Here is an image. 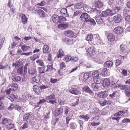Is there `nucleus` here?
I'll use <instances>...</instances> for the list:
<instances>
[{
	"label": "nucleus",
	"mask_w": 130,
	"mask_h": 130,
	"mask_svg": "<svg viewBox=\"0 0 130 130\" xmlns=\"http://www.w3.org/2000/svg\"><path fill=\"white\" fill-rule=\"evenodd\" d=\"M41 78V76L40 75H37L32 77V80L34 82L38 83L40 81Z\"/></svg>",
	"instance_id": "nucleus-17"
},
{
	"label": "nucleus",
	"mask_w": 130,
	"mask_h": 130,
	"mask_svg": "<svg viewBox=\"0 0 130 130\" xmlns=\"http://www.w3.org/2000/svg\"><path fill=\"white\" fill-rule=\"evenodd\" d=\"M68 27V24H61L58 25V28L61 29H64Z\"/></svg>",
	"instance_id": "nucleus-24"
},
{
	"label": "nucleus",
	"mask_w": 130,
	"mask_h": 130,
	"mask_svg": "<svg viewBox=\"0 0 130 130\" xmlns=\"http://www.w3.org/2000/svg\"><path fill=\"white\" fill-rule=\"evenodd\" d=\"M55 95L54 94H51L46 97V99L48 101V103L53 104L57 103L56 100H53L55 98Z\"/></svg>",
	"instance_id": "nucleus-5"
},
{
	"label": "nucleus",
	"mask_w": 130,
	"mask_h": 130,
	"mask_svg": "<svg viewBox=\"0 0 130 130\" xmlns=\"http://www.w3.org/2000/svg\"><path fill=\"white\" fill-rule=\"evenodd\" d=\"M40 87H38L37 85H34L33 87V91L37 94L39 95L40 93Z\"/></svg>",
	"instance_id": "nucleus-15"
},
{
	"label": "nucleus",
	"mask_w": 130,
	"mask_h": 130,
	"mask_svg": "<svg viewBox=\"0 0 130 130\" xmlns=\"http://www.w3.org/2000/svg\"><path fill=\"white\" fill-rule=\"evenodd\" d=\"M19 16L21 18V22L23 24H25L27 23L28 18L25 14L23 13H20Z\"/></svg>",
	"instance_id": "nucleus-7"
},
{
	"label": "nucleus",
	"mask_w": 130,
	"mask_h": 130,
	"mask_svg": "<svg viewBox=\"0 0 130 130\" xmlns=\"http://www.w3.org/2000/svg\"><path fill=\"white\" fill-rule=\"evenodd\" d=\"M12 80L15 82H17L21 80V78L19 76L17 75H13L12 77Z\"/></svg>",
	"instance_id": "nucleus-26"
},
{
	"label": "nucleus",
	"mask_w": 130,
	"mask_h": 130,
	"mask_svg": "<svg viewBox=\"0 0 130 130\" xmlns=\"http://www.w3.org/2000/svg\"><path fill=\"white\" fill-rule=\"evenodd\" d=\"M70 110V109L69 108L67 107H66L64 109V114L67 115Z\"/></svg>",
	"instance_id": "nucleus-55"
},
{
	"label": "nucleus",
	"mask_w": 130,
	"mask_h": 130,
	"mask_svg": "<svg viewBox=\"0 0 130 130\" xmlns=\"http://www.w3.org/2000/svg\"><path fill=\"white\" fill-rule=\"evenodd\" d=\"M99 109L96 107H94L91 110V112L93 114H97L98 113Z\"/></svg>",
	"instance_id": "nucleus-44"
},
{
	"label": "nucleus",
	"mask_w": 130,
	"mask_h": 130,
	"mask_svg": "<svg viewBox=\"0 0 130 130\" xmlns=\"http://www.w3.org/2000/svg\"><path fill=\"white\" fill-rule=\"evenodd\" d=\"M108 95V93L107 91H105L99 93L97 95L98 97L104 98L107 97Z\"/></svg>",
	"instance_id": "nucleus-9"
},
{
	"label": "nucleus",
	"mask_w": 130,
	"mask_h": 130,
	"mask_svg": "<svg viewBox=\"0 0 130 130\" xmlns=\"http://www.w3.org/2000/svg\"><path fill=\"white\" fill-rule=\"evenodd\" d=\"M126 85L122 86L120 87V89L122 90L125 91V93L126 96L130 98L128 99L130 100V82L129 80H127L125 82Z\"/></svg>",
	"instance_id": "nucleus-2"
},
{
	"label": "nucleus",
	"mask_w": 130,
	"mask_h": 130,
	"mask_svg": "<svg viewBox=\"0 0 130 130\" xmlns=\"http://www.w3.org/2000/svg\"><path fill=\"white\" fill-rule=\"evenodd\" d=\"M21 61H17L15 63H12V66L13 67L15 66V68H17L21 65Z\"/></svg>",
	"instance_id": "nucleus-30"
},
{
	"label": "nucleus",
	"mask_w": 130,
	"mask_h": 130,
	"mask_svg": "<svg viewBox=\"0 0 130 130\" xmlns=\"http://www.w3.org/2000/svg\"><path fill=\"white\" fill-rule=\"evenodd\" d=\"M103 82V85H105L106 86H107L110 85V80L108 78H106L104 80Z\"/></svg>",
	"instance_id": "nucleus-28"
},
{
	"label": "nucleus",
	"mask_w": 130,
	"mask_h": 130,
	"mask_svg": "<svg viewBox=\"0 0 130 130\" xmlns=\"http://www.w3.org/2000/svg\"><path fill=\"white\" fill-rule=\"evenodd\" d=\"M99 73L97 71L93 72L92 73V75L93 78H98L99 77Z\"/></svg>",
	"instance_id": "nucleus-34"
},
{
	"label": "nucleus",
	"mask_w": 130,
	"mask_h": 130,
	"mask_svg": "<svg viewBox=\"0 0 130 130\" xmlns=\"http://www.w3.org/2000/svg\"><path fill=\"white\" fill-rule=\"evenodd\" d=\"M11 88L13 91L16 90L18 88V85L16 83L12 84L11 85Z\"/></svg>",
	"instance_id": "nucleus-39"
},
{
	"label": "nucleus",
	"mask_w": 130,
	"mask_h": 130,
	"mask_svg": "<svg viewBox=\"0 0 130 130\" xmlns=\"http://www.w3.org/2000/svg\"><path fill=\"white\" fill-rule=\"evenodd\" d=\"M107 71V70L106 68H104L102 70V72L101 74L103 75H106Z\"/></svg>",
	"instance_id": "nucleus-47"
},
{
	"label": "nucleus",
	"mask_w": 130,
	"mask_h": 130,
	"mask_svg": "<svg viewBox=\"0 0 130 130\" xmlns=\"http://www.w3.org/2000/svg\"><path fill=\"white\" fill-rule=\"evenodd\" d=\"M61 14L62 15L66 17H69V14L67 13V9L65 8H63L61 9L60 11Z\"/></svg>",
	"instance_id": "nucleus-13"
},
{
	"label": "nucleus",
	"mask_w": 130,
	"mask_h": 130,
	"mask_svg": "<svg viewBox=\"0 0 130 130\" xmlns=\"http://www.w3.org/2000/svg\"><path fill=\"white\" fill-rule=\"evenodd\" d=\"M99 102L100 104L102 106H105L107 104H108V102L106 100L99 101Z\"/></svg>",
	"instance_id": "nucleus-42"
},
{
	"label": "nucleus",
	"mask_w": 130,
	"mask_h": 130,
	"mask_svg": "<svg viewBox=\"0 0 130 130\" xmlns=\"http://www.w3.org/2000/svg\"><path fill=\"white\" fill-rule=\"evenodd\" d=\"M30 47L27 46L25 45H24L21 47V49L23 51H27L30 50Z\"/></svg>",
	"instance_id": "nucleus-29"
},
{
	"label": "nucleus",
	"mask_w": 130,
	"mask_h": 130,
	"mask_svg": "<svg viewBox=\"0 0 130 130\" xmlns=\"http://www.w3.org/2000/svg\"><path fill=\"white\" fill-rule=\"evenodd\" d=\"M59 20L60 23L64 22L67 20L66 18L63 16H61L59 17Z\"/></svg>",
	"instance_id": "nucleus-41"
},
{
	"label": "nucleus",
	"mask_w": 130,
	"mask_h": 130,
	"mask_svg": "<svg viewBox=\"0 0 130 130\" xmlns=\"http://www.w3.org/2000/svg\"><path fill=\"white\" fill-rule=\"evenodd\" d=\"M91 86L93 88L94 91H97L99 90V87L98 86L96 83H93L91 84Z\"/></svg>",
	"instance_id": "nucleus-20"
},
{
	"label": "nucleus",
	"mask_w": 130,
	"mask_h": 130,
	"mask_svg": "<svg viewBox=\"0 0 130 130\" xmlns=\"http://www.w3.org/2000/svg\"><path fill=\"white\" fill-rule=\"evenodd\" d=\"M93 38V35L91 34H88L86 36V40L88 41H90L92 40Z\"/></svg>",
	"instance_id": "nucleus-38"
},
{
	"label": "nucleus",
	"mask_w": 130,
	"mask_h": 130,
	"mask_svg": "<svg viewBox=\"0 0 130 130\" xmlns=\"http://www.w3.org/2000/svg\"><path fill=\"white\" fill-rule=\"evenodd\" d=\"M63 109L62 107L57 108L56 110V115L57 116L61 115L63 111Z\"/></svg>",
	"instance_id": "nucleus-22"
},
{
	"label": "nucleus",
	"mask_w": 130,
	"mask_h": 130,
	"mask_svg": "<svg viewBox=\"0 0 130 130\" xmlns=\"http://www.w3.org/2000/svg\"><path fill=\"white\" fill-rule=\"evenodd\" d=\"M64 34L66 36L71 37H73L74 35V33L73 32L69 30L65 31Z\"/></svg>",
	"instance_id": "nucleus-16"
},
{
	"label": "nucleus",
	"mask_w": 130,
	"mask_h": 130,
	"mask_svg": "<svg viewBox=\"0 0 130 130\" xmlns=\"http://www.w3.org/2000/svg\"><path fill=\"white\" fill-rule=\"evenodd\" d=\"M45 2L44 1H43L41 2L40 3L37 4V5L38 6H42L45 5Z\"/></svg>",
	"instance_id": "nucleus-59"
},
{
	"label": "nucleus",
	"mask_w": 130,
	"mask_h": 130,
	"mask_svg": "<svg viewBox=\"0 0 130 130\" xmlns=\"http://www.w3.org/2000/svg\"><path fill=\"white\" fill-rule=\"evenodd\" d=\"M70 92L75 95H77L80 93L81 92L76 88H72L69 90Z\"/></svg>",
	"instance_id": "nucleus-8"
},
{
	"label": "nucleus",
	"mask_w": 130,
	"mask_h": 130,
	"mask_svg": "<svg viewBox=\"0 0 130 130\" xmlns=\"http://www.w3.org/2000/svg\"><path fill=\"white\" fill-rule=\"evenodd\" d=\"M7 128L9 129H12L14 128V125L13 124H9L7 126Z\"/></svg>",
	"instance_id": "nucleus-50"
},
{
	"label": "nucleus",
	"mask_w": 130,
	"mask_h": 130,
	"mask_svg": "<svg viewBox=\"0 0 130 130\" xmlns=\"http://www.w3.org/2000/svg\"><path fill=\"white\" fill-rule=\"evenodd\" d=\"M95 51V48L93 46L89 47L88 50V52L90 55H93Z\"/></svg>",
	"instance_id": "nucleus-12"
},
{
	"label": "nucleus",
	"mask_w": 130,
	"mask_h": 130,
	"mask_svg": "<svg viewBox=\"0 0 130 130\" xmlns=\"http://www.w3.org/2000/svg\"><path fill=\"white\" fill-rule=\"evenodd\" d=\"M125 20L130 23V15L126 16L125 18Z\"/></svg>",
	"instance_id": "nucleus-64"
},
{
	"label": "nucleus",
	"mask_w": 130,
	"mask_h": 130,
	"mask_svg": "<svg viewBox=\"0 0 130 130\" xmlns=\"http://www.w3.org/2000/svg\"><path fill=\"white\" fill-rule=\"evenodd\" d=\"M83 91L85 92L89 93L90 94H92L93 92L90 89V88L87 86H85L83 88Z\"/></svg>",
	"instance_id": "nucleus-19"
},
{
	"label": "nucleus",
	"mask_w": 130,
	"mask_h": 130,
	"mask_svg": "<svg viewBox=\"0 0 130 130\" xmlns=\"http://www.w3.org/2000/svg\"><path fill=\"white\" fill-rule=\"evenodd\" d=\"M28 73L30 74L33 76L37 74V71L35 68H32L28 71Z\"/></svg>",
	"instance_id": "nucleus-23"
},
{
	"label": "nucleus",
	"mask_w": 130,
	"mask_h": 130,
	"mask_svg": "<svg viewBox=\"0 0 130 130\" xmlns=\"http://www.w3.org/2000/svg\"><path fill=\"white\" fill-rule=\"evenodd\" d=\"M95 19L97 23L98 24H101L104 23L103 20L100 17H96Z\"/></svg>",
	"instance_id": "nucleus-27"
},
{
	"label": "nucleus",
	"mask_w": 130,
	"mask_h": 130,
	"mask_svg": "<svg viewBox=\"0 0 130 130\" xmlns=\"http://www.w3.org/2000/svg\"><path fill=\"white\" fill-rule=\"evenodd\" d=\"M71 58V60L73 62H76L78 59V57H73L72 58Z\"/></svg>",
	"instance_id": "nucleus-60"
},
{
	"label": "nucleus",
	"mask_w": 130,
	"mask_h": 130,
	"mask_svg": "<svg viewBox=\"0 0 130 130\" xmlns=\"http://www.w3.org/2000/svg\"><path fill=\"white\" fill-rule=\"evenodd\" d=\"M37 65L39 66H44L45 65L44 64L43 61L40 59L37 60L36 61Z\"/></svg>",
	"instance_id": "nucleus-32"
},
{
	"label": "nucleus",
	"mask_w": 130,
	"mask_h": 130,
	"mask_svg": "<svg viewBox=\"0 0 130 130\" xmlns=\"http://www.w3.org/2000/svg\"><path fill=\"white\" fill-rule=\"evenodd\" d=\"M74 6L75 8L80 9L84 6V4L83 3H78L76 4Z\"/></svg>",
	"instance_id": "nucleus-25"
},
{
	"label": "nucleus",
	"mask_w": 130,
	"mask_h": 130,
	"mask_svg": "<svg viewBox=\"0 0 130 130\" xmlns=\"http://www.w3.org/2000/svg\"><path fill=\"white\" fill-rule=\"evenodd\" d=\"M15 105H14L13 104H11L10 106L8 108V110H12L14 109L15 106Z\"/></svg>",
	"instance_id": "nucleus-56"
},
{
	"label": "nucleus",
	"mask_w": 130,
	"mask_h": 130,
	"mask_svg": "<svg viewBox=\"0 0 130 130\" xmlns=\"http://www.w3.org/2000/svg\"><path fill=\"white\" fill-rule=\"evenodd\" d=\"M50 111H49L47 112L44 115V118L45 119H47L50 118L49 115Z\"/></svg>",
	"instance_id": "nucleus-54"
},
{
	"label": "nucleus",
	"mask_w": 130,
	"mask_h": 130,
	"mask_svg": "<svg viewBox=\"0 0 130 130\" xmlns=\"http://www.w3.org/2000/svg\"><path fill=\"white\" fill-rule=\"evenodd\" d=\"M122 19V17L120 14L116 15L113 17V21L116 23H118L121 22Z\"/></svg>",
	"instance_id": "nucleus-6"
},
{
	"label": "nucleus",
	"mask_w": 130,
	"mask_h": 130,
	"mask_svg": "<svg viewBox=\"0 0 130 130\" xmlns=\"http://www.w3.org/2000/svg\"><path fill=\"white\" fill-rule=\"evenodd\" d=\"M79 117L80 119H84L86 121H87L90 118L89 116L87 115H81L79 116Z\"/></svg>",
	"instance_id": "nucleus-31"
},
{
	"label": "nucleus",
	"mask_w": 130,
	"mask_h": 130,
	"mask_svg": "<svg viewBox=\"0 0 130 130\" xmlns=\"http://www.w3.org/2000/svg\"><path fill=\"white\" fill-rule=\"evenodd\" d=\"M42 67H39L38 68V70L40 74L44 73L45 71V66Z\"/></svg>",
	"instance_id": "nucleus-35"
},
{
	"label": "nucleus",
	"mask_w": 130,
	"mask_h": 130,
	"mask_svg": "<svg viewBox=\"0 0 130 130\" xmlns=\"http://www.w3.org/2000/svg\"><path fill=\"white\" fill-rule=\"evenodd\" d=\"M113 65V62L110 61H108L106 62L104 64V66L106 68H110Z\"/></svg>",
	"instance_id": "nucleus-14"
},
{
	"label": "nucleus",
	"mask_w": 130,
	"mask_h": 130,
	"mask_svg": "<svg viewBox=\"0 0 130 130\" xmlns=\"http://www.w3.org/2000/svg\"><path fill=\"white\" fill-rule=\"evenodd\" d=\"M117 9H113L112 10L107 9L102 12V15L103 17H106L107 15L111 16L116 13Z\"/></svg>",
	"instance_id": "nucleus-3"
},
{
	"label": "nucleus",
	"mask_w": 130,
	"mask_h": 130,
	"mask_svg": "<svg viewBox=\"0 0 130 130\" xmlns=\"http://www.w3.org/2000/svg\"><path fill=\"white\" fill-rule=\"evenodd\" d=\"M115 61V65L116 66H119L122 63L121 60L119 59L116 60Z\"/></svg>",
	"instance_id": "nucleus-51"
},
{
	"label": "nucleus",
	"mask_w": 130,
	"mask_h": 130,
	"mask_svg": "<svg viewBox=\"0 0 130 130\" xmlns=\"http://www.w3.org/2000/svg\"><path fill=\"white\" fill-rule=\"evenodd\" d=\"M52 66V64L47 65V69L45 70V72H47V71H52L53 69Z\"/></svg>",
	"instance_id": "nucleus-43"
},
{
	"label": "nucleus",
	"mask_w": 130,
	"mask_h": 130,
	"mask_svg": "<svg viewBox=\"0 0 130 130\" xmlns=\"http://www.w3.org/2000/svg\"><path fill=\"white\" fill-rule=\"evenodd\" d=\"M60 68L61 69H63L65 68L66 67L65 63L62 62L60 65Z\"/></svg>",
	"instance_id": "nucleus-58"
},
{
	"label": "nucleus",
	"mask_w": 130,
	"mask_h": 130,
	"mask_svg": "<svg viewBox=\"0 0 130 130\" xmlns=\"http://www.w3.org/2000/svg\"><path fill=\"white\" fill-rule=\"evenodd\" d=\"M8 120L7 118H4L2 120V124L7 126L8 124Z\"/></svg>",
	"instance_id": "nucleus-46"
},
{
	"label": "nucleus",
	"mask_w": 130,
	"mask_h": 130,
	"mask_svg": "<svg viewBox=\"0 0 130 130\" xmlns=\"http://www.w3.org/2000/svg\"><path fill=\"white\" fill-rule=\"evenodd\" d=\"M126 47L124 44H122L120 46V50L121 51H123L126 48Z\"/></svg>",
	"instance_id": "nucleus-62"
},
{
	"label": "nucleus",
	"mask_w": 130,
	"mask_h": 130,
	"mask_svg": "<svg viewBox=\"0 0 130 130\" xmlns=\"http://www.w3.org/2000/svg\"><path fill=\"white\" fill-rule=\"evenodd\" d=\"M71 58L70 56H67L65 57L63 59V60L66 62H68L71 60Z\"/></svg>",
	"instance_id": "nucleus-49"
},
{
	"label": "nucleus",
	"mask_w": 130,
	"mask_h": 130,
	"mask_svg": "<svg viewBox=\"0 0 130 130\" xmlns=\"http://www.w3.org/2000/svg\"><path fill=\"white\" fill-rule=\"evenodd\" d=\"M93 80L95 83H96L97 84H99L101 83V79L99 78V77H98L97 78H94Z\"/></svg>",
	"instance_id": "nucleus-45"
},
{
	"label": "nucleus",
	"mask_w": 130,
	"mask_h": 130,
	"mask_svg": "<svg viewBox=\"0 0 130 130\" xmlns=\"http://www.w3.org/2000/svg\"><path fill=\"white\" fill-rule=\"evenodd\" d=\"M75 100L76 101V103H72L71 105V106L73 107H75L76 105H77L78 104V102L79 101V99L78 98H76L75 99Z\"/></svg>",
	"instance_id": "nucleus-53"
},
{
	"label": "nucleus",
	"mask_w": 130,
	"mask_h": 130,
	"mask_svg": "<svg viewBox=\"0 0 130 130\" xmlns=\"http://www.w3.org/2000/svg\"><path fill=\"white\" fill-rule=\"evenodd\" d=\"M49 47L47 45H44L43 48V51L44 53H47L49 51Z\"/></svg>",
	"instance_id": "nucleus-33"
},
{
	"label": "nucleus",
	"mask_w": 130,
	"mask_h": 130,
	"mask_svg": "<svg viewBox=\"0 0 130 130\" xmlns=\"http://www.w3.org/2000/svg\"><path fill=\"white\" fill-rule=\"evenodd\" d=\"M107 37L108 40L110 41H113L115 39V36L112 34H108Z\"/></svg>",
	"instance_id": "nucleus-21"
},
{
	"label": "nucleus",
	"mask_w": 130,
	"mask_h": 130,
	"mask_svg": "<svg viewBox=\"0 0 130 130\" xmlns=\"http://www.w3.org/2000/svg\"><path fill=\"white\" fill-rule=\"evenodd\" d=\"M58 58L61 57L63 55V53L62 50L60 49L58 52Z\"/></svg>",
	"instance_id": "nucleus-40"
},
{
	"label": "nucleus",
	"mask_w": 130,
	"mask_h": 130,
	"mask_svg": "<svg viewBox=\"0 0 130 130\" xmlns=\"http://www.w3.org/2000/svg\"><path fill=\"white\" fill-rule=\"evenodd\" d=\"M59 18V17L56 14H54L52 17V20L54 23L56 24L60 23Z\"/></svg>",
	"instance_id": "nucleus-11"
},
{
	"label": "nucleus",
	"mask_w": 130,
	"mask_h": 130,
	"mask_svg": "<svg viewBox=\"0 0 130 130\" xmlns=\"http://www.w3.org/2000/svg\"><path fill=\"white\" fill-rule=\"evenodd\" d=\"M122 122L124 123H128L130 122V120L128 119H124L122 120Z\"/></svg>",
	"instance_id": "nucleus-63"
},
{
	"label": "nucleus",
	"mask_w": 130,
	"mask_h": 130,
	"mask_svg": "<svg viewBox=\"0 0 130 130\" xmlns=\"http://www.w3.org/2000/svg\"><path fill=\"white\" fill-rule=\"evenodd\" d=\"M70 127L71 129H75L77 128V125L75 123L72 122L70 124Z\"/></svg>",
	"instance_id": "nucleus-36"
},
{
	"label": "nucleus",
	"mask_w": 130,
	"mask_h": 130,
	"mask_svg": "<svg viewBox=\"0 0 130 130\" xmlns=\"http://www.w3.org/2000/svg\"><path fill=\"white\" fill-rule=\"evenodd\" d=\"M78 122L79 124L80 129H82L83 127V125L84 123L82 121L79 120H78Z\"/></svg>",
	"instance_id": "nucleus-57"
},
{
	"label": "nucleus",
	"mask_w": 130,
	"mask_h": 130,
	"mask_svg": "<svg viewBox=\"0 0 130 130\" xmlns=\"http://www.w3.org/2000/svg\"><path fill=\"white\" fill-rule=\"evenodd\" d=\"M80 18L82 21L86 22L88 23L95 25L96 24L94 20L90 18V16L86 13H83L80 16Z\"/></svg>",
	"instance_id": "nucleus-1"
},
{
	"label": "nucleus",
	"mask_w": 130,
	"mask_h": 130,
	"mask_svg": "<svg viewBox=\"0 0 130 130\" xmlns=\"http://www.w3.org/2000/svg\"><path fill=\"white\" fill-rule=\"evenodd\" d=\"M94 5L96 8H101L103 6L102 3L100 1H97L94 2Z\"/></svg>",
	"instance_id": "nucleus-18"
},
{
	"label": "nucleus",
	"mask_w": 130,
	"mask_h": 130,
	"mask_svg": "<svg viewBox=\"0 0 130 130\" xmlns=\"http://www.w3.org/2000/svg\"><path fill=\"white\" fill-rule=\"evenodd\" d=\"M27 65L26 64L24 66V68L23 70V67H21V66L17 70V72L18 74H19L23 76L27 72Z\"/></svg>",
	"instance_id": "nucleus-4"
},
{
	"label": "nucleus",
	"mask_w": 130,
	"mask_h": 130,
	"mask_svg": "<svg viewBox=\"0 0 130 130\" xmlns=\"http://www.w3.org/2000/svg\"><path fill=\"white\" fill-rule=\"evenodd\" d=\"M15 109H17L18 111H20L21 110V108L20 106L18 105H15Z\"/></svg>",
	"instance_id": "nucleus-61"
},
{
	"label": "nucleus",
	"mask_w": 130,
	"mask_h": 130,
	"mask_svg": "<svg viewBox=\"0 0 130 130\" xmlns=\"http://www.w3.org/2000/svg\"><path fill=\"white\" fill-rule=\"evenodd\" d=\"M93 12L96 13L97 14H99L100 13V10L97 9L96 8H93L92 9Z\"/></svg>",
	"instance_id": "nucleus-52"
},
{
	"label": "nucleus",
	"mask_w": 130,
	"mask_h": 130,
	"mask_svg": "<svg viewBox=\"0 0 130 130\" xmlns=\"http://www.w3.org/2000/svg\"><path fill=\"white\" fill-rule=\"evenodd\" d=\"M123 29L120 27H117L115 28L113 31L117 34H121L123 32Z\"/></svg>",
	"instance_id": "nucleus-10"
},
{
	"label": "nucleus",
	"mask_w": 130,
	"mask_h": 130,
	"mask_svg": "<svg viewBox=\"0 0 130 130\" xmlns=\"http://www.w3.org/2000/svg\"><path fill=\"white\" fill-rule=\"evenodd\" d=\"M62 40L63 42L67 43L68 44H69L70 42H71L72 41L71 40L69 39L68 38H63Z\"/></svg>",
	"instance_id": "nucleus-48"
},
{
	"label": "nucleus",
	"mask_w": 130,
	"mask_h": 130,
	"mask_svg": "<svg viewBox=\"0 0 130 130\" xmlns=\"http://www.w3.org/2000/svg\"><path fill=\"white\" fill-rule=\"evenodd\" d=\"M30 115V114L29 113H26L23 117L24 121H27L28 118H29V116Z\"/></svg>",
	"instance_id": "nucleus-37"
}]
</instances>
